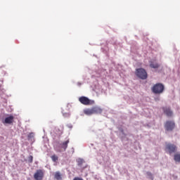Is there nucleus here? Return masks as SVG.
Masks as SVG:
<instances>
[{
	"label": "nucleus",
	"mask_w": 180,
	"mask_h": 180,
	"mask_svg": "<svg viewBox=\"0 0 180 180\" xmlns=\"http://www.w3.org/2000/svg\"><path fill=\"white\" fill-rule=\"evenodd\" d=\"M56 151H57V153H61V150L58 149L57 148H55Z\"/></svg>",
	"instance_id": "obj_22"
},
{
	"label": "nucleus",
	"mask_w": 180,
	"mask_h": 180,
	"mask_svg": "<svg viewBox=\"0 0 180 180\" xmlns=\"http://www.w3.org/2000/svg\"><path fill=\"white\" fill-rule=\"evenodd\" d=\"M34 178L35 180H43L44 178V172L41 169H38L34 174Z\"/></svg>",
	"instance_id": "obj_4"
},
{
	"label": "nucleus",
	"mask_w": 180,
	"mask_h": 180,
	"mask_svg": "<svg viewBox=\"0 0 180 180\" xmlns=\"http://www.w3.org/2000/svg\"><path fill=\"white\" fill-rule=\"evenodd\" d=\"M34 134L30 133L28 134V139H32V137H34Z\"/></svg>",
	"instance_id": "obj_20"
},
{
	"label": "nucleus",
	"mask_w": 180,
	"mask_h": 180,
	"mask_svg": "<svg viewBox=\"0 0 180 180\" xmlns=\"http://www.w3.org/2000/svg\"><path fill=\"white\" fill-rule=\"evenodd\" d=\"M146 175L148 176V177L149 178V179H154V178L153 177V174H151V172H148L146 173Z\"/></svg>",
	"instance_id": "obj_17"
},
{
	"label": "nucleus",
	"mask_w": 180,
	"mask_h": 180,
	"mask_svg": "<svg viewBox=\"0 0 180 180\" xmlns=\"http://www.w3.org/2000/svg\"><path fill=\"white\" fill-rule=\"evenodd\" d=\"M79 102H80V103H82V105H85L86 106H87L88 105H91V100H89L88 97L85 96H81L79 98Z\"/></svg>",
	"instance_id": "obj_5"
},
{
	"label": "nucleus",
	"mask_w": 180,
	"mask_h": 180,
	"mask_svg": "<svg viewBox=\"0 0 180 180\" xmlns=\"http://www.w3.org/2000/svg\"><path fill=\"white\" fill-rule=\"evenodd\" d=\"M54 178L56 180H63V174L60 172H56L54 174Z\"/></svg>",
	"instance_id": "obj_10"
},
{
	"label": "nucleus",
	"mask_w": 180,
	"mask_h": 180,
	"mask_svg": "<svg viewBox=\"0 0 180 180\" xmlns=\"http://www.w3.org/2000/svg\"><path fill=\"white\" fill-rule=\"evenodd\" d=\"M164 89H165V87L164 86V84L159 83L158 84V94H162L164 92Z\"/></svg>",
	"instance_id": "obj_11"
},
{
	"label": "nucleus",
	"mask_w": 180,
	"mask_h": 180,
	"mask_svg": "<svg viewBox=\"0 0 180 180\" xmlns=\"http://www.w3.org/2000/svg\"><path fill=\"white\" fill-rule=\"evenodd\" d=\"M150 67H151V68H157L158 65H154L153 63L150 64Z\"/></svg>",
	"instance_id": "obj_19"
},
{
	"label": "nucleus",
	"mask_w": 180,
	"mask_h": 180,
	"mask_svg": "<svg viewBox=\"0 0 180 180\" xmlns=\"http://www.w3.org/2000/svg\"><path fill=\"white\" fill-rule=\"evenodd\" d=\"M84 115H87L88 116H91V115H94L92 108H87L84 110Z\"/></svg>",
	"instance_id": "obj_12"
},
{
	"label": "nucleus",
	"mask_w": 180,
	"mask_h": 180,
	"mask_svg": "<svg viewBox=\"0 0 180 180\" xmlns=\"http://www.w3.org/2000/svg\"><path fill=\"white\" fill-rule=\"evenodd\" d=\"M175 162H180V153H176L174 155Z\"/></svg>",
	"instance_id": "obj_13"
},
{
	"label": "nucleus",
	"mask_w": 180,
	"mask_h": 180,
	"mask_svg": "<svg viewBox=\"0 0 180 180\" xmlns=\"http://www.w3.org/2000/svg\"><path fill=\"white\" fill-rule=\"evenodd\" d=\"M85 162L82 159H78L77 160V165L78 167H82V164H84Z\"/></svg>",
	"instance_id": "obj_16"
},
{
	"label": "nucleus",
	"mask_w": 180,
	"mask_h": 180,
	"mask_svg": "<svg viewBox=\"0 0 180 180\" xmlns=\"http://www.w3.org/2000/svg\"><path fill=\"white\" fill-rule=\"evenodd\" d=\"M177 150H178V148L176 147V145L174 143L165 144V150L167 154H169V155L176 153Z\"/></svg>",
	"instance_id": "obj_1"
},
{
	"label": "nucleus",
	"mask_w": 180,
	"mask_h": 180,
	"mask_svg": "<svg viewBox=\"0 0 180 180\" xmlns=\"http://www.w3.org/2000/svg\"><path fill=\"white\" fill-rule=\"evenodd\" d=\"M136 75L141 79H147L148 77L147 72L143 68L136 69Z\"/></svg>",
	"instance_id": "obj_2"
},
{
	"label": "nucleus",
	"mask_w": 180,
	"mask_h": 180,
	"mask_svg": "<svg viewBox=\"0 0 180 180\" xmlns=\"http://www.w3.org/2000/svg\"><path fill=\"white\" fill-rule=\"evenodd\" d=\"M51 158L53 162H57V161H58V156L56 155H53Z\"/></svg>",
	"instance_id": "obj_15"
},
{
	"label": "nucleus",
	"mask_w": 180,
	"mask_h": 180,
	"mask_svg": "<svg viewBox=\"0 0 180 180\" xmlns=\"http://www.w3.org/2000/svg\"><path fill=\"white\" fill-rule=\"evenodd\" d=\"M165 129L167 131H172L175 129V122L174 121H167L165 124Z\"/></svg>",
	"instance_id": "obj_3"
},
{
	"label": "nucleus",
	"mask_w": 180,
	"mask_h": 180,
	"mask_svg": "<svg viewBox=\"0 0 180 180\" xmlns=\"http://www.w3.org/2000/svg\"><path fill=\"white\" fill-rule=\"evenodd\" d=\"M28 162H30V164H32V162H33V156L30 155L28 157Z\"/></svg>",
	"instance_id": "obj_18"
},
{
	"label": "nucleus",
	"mask_w": 180,
	"mask_h": 180,
	"mask_svg": "<svg viewBox=\"0 0 180 180\" xmlns=\"http://www.w3.org/2000/svg\"><path fill=\"white\" fill-rule=\"evenodd\" d=\"M13 116L10 115L9 117L5 118L4 122H3V123L6 124H11V123H13Z\"/></svg>",
	"instance_id": "obj_7"
},
{
	"label": "nucleus",
	"mask_w": 180,
	"mask_h": 180,
	"mask_svg": "<svg viewBox=\"0 0 180 180\" xmlns=\"http://www.w3.org/2000/svg\"><path fill=\"white\" fill-rule=\"evenodd\" d=\"M152 91L154 94H158V83L153 86Z\"/></svg>",
	"instance_id": "obj_14"
},
{
	"label": "nucleus",
	"mask_w": 180,
	"mask_h": 180,
	"mask_svg": "<svg viewBox=\"0 0 180 180\" xmlns=\"http://www.w3.org/2000/svg\"><path fill=\"white\" fill-rule=\"evenodd\" d=\"M68 144H70V140L69 139L63 141L60 144V148H62L63 150V151H65L67 150V148H68Z\"/></svg>",
	"instance_id": "obj_8"
},
{
	"label": "nucleus",
	"mask_w": 180,
	"mask_h": 180,
	"mask_svg": "<svg viewBox=\"0 0 180 180\" xmlns=\"http://www.w3.org/2000/svg\"><path fill=\"white\" fill-rule=\"evenodd\" d=\"M73 180H84L82 178L80 177H75Z\"/></svg>",
	"instance_id": "obj_21"
},
{
	"label": "nucleus",
	"mask_w": 180,
	"mask_h": 180,
	"mask_svg": "<svg viewBox=\"0 0 180 180\" xmlns=\"http://www.w3.org/2000/svg\"><path fill=\"white\" fill-rule=\"evenodd\" d=\"M162 110L164 113L167 115L168 117H171L173 115L172 110H171V108L169 107H164L162 108Z\"/></svg>",
	"instance_id": "obj_6"
},
{
	"label": "nucleus",
	"mask_w": 180,
	"mask_h": 180,
	"mask_svg": "<svg viewBox=\"0 0 180 180\" xmlns=\"http://www.w3.org/2000/svg\"><path fill=\"white\" fill-rule=\"evenodd\" d=\"M93 110V115H98L102 113V108L99 107H93L91 108Z\"/></svg>",
	"instance_id": "obj_9"
}]
</instances>
